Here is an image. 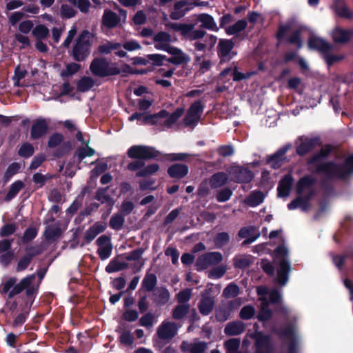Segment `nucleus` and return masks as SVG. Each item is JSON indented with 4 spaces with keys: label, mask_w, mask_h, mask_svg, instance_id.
<instances>
[{
    "label": "nucleus",
    "mask_w": 353,
    "mask_h": 353,
    "mask_svg": "<svg viewBox=\"0 0 353 353\" xmlns=\"http://www.w3.org/2000/svg\"><path fill=\"white\" fill-rule=\"evenodd\" d=\"M330 152V147H323L321 152L316 155L311 161V163L316 166L319 172L330 176H339L345 178L347 174L353 171V156L350 157L345 161L344 165L339 168L332 163H322L321 159L325 157Z\"/></svg>",
    "instance_id": "f257e3e1"
},
{
    "label": "nucleus",
    "mask_w": 353,
    "mask_h": 353,
    "mask_svg": "<svg viewBox=\"0 0 353 353\" xmlns=\"http://www.w3.org/2000/svg\"><path fill=\"white\" fill-rule=\"evenodd\" d=\"M288 256V251L283 246L279 247L274 250L273 262L277 267L276 279L281 285H284L288 280L290 263Z\"/></svg>",
    "instance_id": "f03ea898"
},
{
    "label": "nucleus",
    "mask_w": 353,
    "mask_h": 353,
    "mask_svg": "<svg viewBox=\"0 0 353 353\" xmlns=\"http://www.w3.org/2000/svg\"><path fill=\"white\" fill-rule=\"evenodd\" d=\"M257 294L260 296L261 301L260 311L258 314V319L259 321H267L272 316V312L268 308V301L267 296H269L270 301L272 303L279 302L281 299V294L277 290L268 291L265 287L257 288Z\"/></svg>",
    "instance_id": "7ed1b4c3"
},
{
    "label": "nucleus",
    "mask_w": 353,
    "mask_h": 353,
    "mask_svg": "<svg viewBox=\"0 0 353 353\" xmlns=\"http://www.w3.org/2000/svg\"><path fill=\"white\" fill-rule=\"evenodd\" d=\"M184 112L182 108H177L173 113L169 114L165 110H161L157 114L145 116L143 123L150 125H161L166 127L172 126Z\"/></svg>",
    "instance_id": "20e7f679"
},
{
    "label": "nucleus",
    "mask_w": 353,
    "mask_h": 353,
    "mask_svg": "<svg viewBox=\"0 0 353 353\" xmlns=\"http://www.w3.org/2000/svg\"><path fill=\"white\" fill-rule=\"evenodd\" d=\"M92 40V34L88 31L82 32L73 47L72 54L77 61L86 59L90 54V48Z\"/></svg>",
    "instance_id": "39448f33"
},
{
    "label": "nucleus",
    "mask_w": 353,
    "mask_h": 353,
    "mask_svg": "<svg viewBox=\"0 0 353 353\" xmlns=\"http://www.w3.org/2000/svg\"><path fill=\"white\" fill-rule=\"evenodd\" d=\"M305 28L299 24L296 20L292 19L288 21L285 25L281 26L278 32V37H282L288 32H292V35L289 39L291 43H294L301 48L302 45L301 40L299 39V34L304 31Z\"/></svg>",
    "instance_id": "423d86ee"
},
{
    "label": "nucleus",
    "mask_w": 353,
    "mask_h": 353,
    "mask_svg": "<svg viewBox=\"0 0 353 353\" xmlns=\"http://www.w3.org/2000/svg\"><path fill=\"white\" fill-rule=\"evenodd\" d=\"M90 68L93 74L99 77H105L119 72L117 68L110 65L105 59L101 58L94 59Z\"/></svg>",
    "instance_id": "0eeeda50"
},
{
    "label": "nucleus",
    "mask_w": 353,
    "mask_h": 353,
    "mask_svg": "<svg viewBox=\"0 0 353 353\" xmlns=\"http://www.w3.org/2000/svg\"><path fill=\"white\" fill-rule=\"evenodd\" d=\"M160 154L154 148L144 145H134L128 150V155L132 159H149L157 157Z\"/></svg>",
    "instance_id": "6e6552de"
},
{
    "label": "nucleus",
    "mask_w": 353,
    "mask_h": 353,
    "mask_svg": "<svg viewBox=\"0 0 353 353\" xmlns=\"http://www.w3.org/2000/svg\"><path fill=\"white\" fill-rule=\"evenodd\" d=\"M223 260L222 254L217 252H209L201 256L196 261L199 270L205 269L210 265L219 263Z\"/></svg>",
    "instance_id": "1a4fd4ad"
},
{
    "label": "nucleus",
    "mask_w": 353,
    "mask_h": 353,
    "mask_svg": "<svg viewBox=\"0 0 353 353\" xmlns=\"http://www.w3.org/2000/svg\"><path fill=\"white\" fill-rule=\"evenodd\" d=\"M203 111V106L199 101L194 103L188 109L184 118V123L186 125L194 127L196 125L201 118Z\"/></svg>",
    "instance_id": "9d476101"
},
{
    "label": "nucleus",
    "mask_w": 353,
    "mask_h": 353,
    "mask_svg": "<svg viewBox=\"0 0 353 353\" xmlns=\"http://www.w3.org/2000/svg\"><path fill=\"white\" fill-rule=\"evenodd\" d=\"M233 48L234 43L232 40L223 39L219 40L218 53L221 61H228L236 54V52L232 50Z\"/></svg>",
    "instance_id": "9b49d317"
},
{
    "label": "nucleus",
    "mask_w": 353,
    "mask_h": 353,
    "mask_svg": "<svg viewBox=\"0 0 353 353\" xmlns=\"http://www.w3.org/2000/svg\"><path fill=\"white\" fill-rule=\"evenodd\" d=\"M308 47L310 49L316 50L322 54L330 52L333 46L327 41L317 36H311L308 40Z\"/></svg>",
    "instance_id": "f8f14e48"
},
{
    "label": "nucleus",
    "mask_w": 353,
    "mask_h": 353,
    "mask_svg": "<svg viewBox=\"0 0 353 353\" xmlns=\"http://www.w3.org/2000/svg\"><path fill=\"white\" fill-rule=\"evenodd\" d=\"M178 326L175 323L165 321L159 326L157 334L161 339H170L176 334Z\"/></svg>",
    "instance_id": "ddd939ff"
},
{
    "label": "nucleus",
    "mask_w": 353,
    "mask_h": 353,
    "mask_svg": "<svg viewBox=\"0 0 353 353\" xmlns=\"http://www.w3.org/2000/svg\"><path fill=\"white\" fill-rule=\"evenodd\" d=\"M20 286L17 287L16 292H21L23 290H26L28 296L33 295L38 288V284L36 283V276L34 274L28 276L23 278L19 282Z\"/></svg>",
    "instance_id": "4468645a"
},
{
    "label": "nucleus",
    "mask_w": 353,
    "mask_h": 353,
    "mask_svg": "<svg viewBox=\"0 0 353 353\" xmlns=\"http://www.w3.org/2000/svg\"><path fill=\"white\" fill-rule=\"evenodd\" d=\"M331 37L336 43H345L353 38V29H344L335 27L331 32Z\"/></svg>",
    "instance_id": "2eb2a0df"
},
{
    "label": "nucleus",
    "mask_w": 353,
    "mask_h": 353,
    "mask_svg": "<svg viewBox=\"0 0 353 353\" xmlns=\"http://www.w3.org/2000/svg\"><path fill=\"white\" fill-rule=\"evenodd\" d=\"M126 14L124 11H120L119 16L115 12L105 10L103 15V24L108 28L117 26L121 20L124 21Z\"/></svg>",
    "instance_id": "dca6fc26"
},
{
    "label": "nucleus",
    "mask_w": 353,
    "mask_h": 353,
    "mask_svg": "<svg viewBox=\"0 0 353 353\" xmlns=\"http://www.w3.org/2000/svg\"><path fill=\"white\" fill-rule=\"evenodd\" d=\"M176 40V38H172L165 32H159L154 37V48L157 50L167 51L169 48L172 47L170 43Z\"/></svg>",
    "instance_id": "f3484780"
},
{
    "label": "nucleus",
    "mask_w": 353,
    "mask_h": 353,
    "mask_svg": "<svg viewBox=\"0 0 353 353\" xmlns=\"http://www.w3.org/2000/svg\"><path fill=\"white\" fill-rule=\"evenodd\" d=\"M234 180L239 183H249L254 178V174L246 168L234 167L230 170Z\"/></svg>",
    "instance_id": "a211bd4d"
},
{
    "label": "nucleus",
    "mask_w": 353,
    "mask_h": 353,
    "mask_svg": "<svg viewBox=\"0 0 353 353\" xmlns=\"http://www.w3.org/2000/svg\"><path fill=\"white\" fill-rule=\"evenodd\" d=\"M98 248V254L103 260L108 259L112 252V245L110 239L105 236H101L97 241Z\"/></svg>",
    "instance_id": "6ab92c4d"
},
{
    "label": "nucleus",
    "mask_w": 353,
    "mask_h": 353,
    "mask_svg": "<svg viewBox=\"0 0 353 353\" xmlns=\"http://www.w3.org/2000/svg\"><path fill=\"white\" fill-rule=\"evenodd\" d=\"M166 52L172 55V57L168 59V61L172 63L180 65L188 63L190 60V57L179 48L172 46Z\"/></svg>",
    "instance_id": "aec40b11"
},
{
    "label": "nucleus",
    "mask_w": 353,
    "mask_h": 353,
    "mask_svg": "<svg viewBox=\"0 0 353 353\" xmlns=\"http://www.w3.org/2000/svg\"><path fill=\"white\" fill-rule=\"evenodd\" d=\"M121 45L119 43L108 41L100 45L98 48V50L100 53L103 54H109L112 51H115V54L117 56L123 57L126 55V52L121 50Z\"/></svg>",
    "instance_id": "412c9836"
},
{
    "label": "nucleus",
    "mask_w": 353,
    "mask_h": 353,
    "mask_svg": "<svg viewBox=\"0 0 353 353\" xmlns=\"http://www.w3.org/2000/svg\"><path fill=\"white\" fill-rule=\"evenodd\" d=\"M17 279L15 277L9 278L6 281L0 288L1 294H8V298H12L14 296L19 294L20 292H16L15 290L17 287L20 286L19 283H17Z\"/></svg>",
    "instance_id": "4be33fe9"
},
{
    "label": "nucleus",
    "mask_w": 353,
    "mask_h": 353,
    "mask_svg": "<svg viewBox=\"0 0 353 353\" xmlns=\"http://www.w3.org/2000/svg\"><path fill=\"white\" fill-rule=\"evenodd\" d=\"M207 348V344L201 341L188 343L183 341L181 345V350L183 352L189 353H203Z\"/></svg>",
    "instance_id": "5701e85b"
},
{
    "label": "nucleus",
    "mask_w": 353,
    "mask_h": 353,
    "mask_svg": "<svg viewBox=\"0 0 353 353\" xmlns=\"http://www.w3.org/2000/svg\"><path fill=\"white\" fill-rule=\"evenodd\" d=\"M317 143V140L307 137H301L297 142L296 151L300 155H303L311 150Z\"/></svg>",
    "instance_id": "b1692460"
},
{
    "label": "nucleus",
    "mask_w": 353,
    "mask_h": 353,
    "mask_svg": "<svg viewBox=\"0 0 353 353\" xmlns=\"http://www.w3.org/2000/svg\"><path fill=\"white\" fill-rule=\"evenodd\" d=\"M214 301L213 297L203 293L201 299L199 304V312L203 315H208L211 312L214 307Z\"/></svg>",
    "instance_id": "393cba45"
},
{
    "label": "nucleus",
    "mask_w": 353,
    "mask_h": 353,
    "mask_svg": "<svg viewBox=\"0 0 353 353\" xmlns=\"http://www.w3.org/2000/svg\"><path fill=\"white\" fill-rule=\"evenodd\" d=\"M198 21L201 23V27L210 30L217 32L219 28L214 18L208 14H201L197 16Z\"/></svg>",
    "instance_id": "a878e982"
},
{
    "label": "nucleus",
    "mask_w": 353,
    "mask_h": 353,
    "mask_svg": "<svg viewBox=\"0 0 353 353\" xmlns=\"http://www.w3.org/2000/svg\"><path fill=\"white\" fill-rule=\"evenodd\" d=\"M48 125L45 120H38L32 125L31 129V137L37 139L47 132Z\"/></svg>",
    "instance_id": "bb28decb"
},
{
    "label": "nucleus",
    "mask_w": 353,
    "mask_h": 353,
    "mask_svg": "<svg viewBox=\"0 0 353 353\" xmlns=\"http://www.w3.org/2000/svg\"><path fill=\"white\" fill-rule=\"evenodd\" d=\"M188 172V168L183 164L176 163L170 166L168 170V174L172 178L181 179Z\"/></svg>",
    "instance_id": "cd10ccee"
},
{
    "label": "nucleus",
    "mask_w": 353,
    "mask_h": 353,
    "mask_svg": "<svg viewBox=\"0 0 353 353\" xmlns=\"http://www.w3.org/2000/svg\"><path fill=\"white\" fill-rule=\"evenodd\" d=\"M187 2L185 1L176 2L174 6V9L170 14L171 19L177 20L183 17L189 10V9L185 8Z\"/></svg>",
    "instance_id": "c85d7f7f"
},
{
    "label": "nucleus",
    "mask_w": 353,
    "mask_h": 353,
    "mask_svg": "<svg viewBox=\"0 0 353 353\" xmlns=\"http://www.w3.org/2000/svg\"><path fill=\"white\" fill-rule=\"evenodd\" d=\"M288 149V147L281 148L276 153L269 159L268 163L271 167L273 168H278L281 165L282 162L285 160L284 155Z\"/></svg>",
    "instance_id": "c756f323"
},
{
    "label": "nucleus",
    "mask_w": 353,
    "mask_h": 353,
    "mask_svg": "<svg viewBox=\"0 0 353 353\" xmlns=\"http://www.w3.org/2000/svg\"><path fill=\"white\" fill-rule=\"evenodd\" d=\"M292 180L290 176H285L280 182L278 187V195L279 197H286L289 195Z\"/></svg>",
    "instance_id": "7c9ffc66"
},
{
    "label": "nucleus",
    "mask_w": 353,
    "mask_h": 353,
    "mask_svg": "<svg viewBox=\"0 0 353 353\" xmlns=\"http://www.w3.org/2000/svg\"><path fill=\"white\" fill-rule=\"evenodd\" d=\"M245 325L241 321L228 323L225 327V333L228 335H238L244 331Z\"/></svg>",
    "instance_id": "2f4dec72"
},
{
    "label": "nucleus",
    "mask_w": 353,
    "mask_h": 353,
    "mask_svg": "<svg viewBox=\"0 0 353 353\" xmlns=\"http://www.w3.org/2000/svg\"><path fill=\"white\" fill-rule=\"evenodd\" d=\"M228 175L224 172H218L212 176L210 179V185L212 188L221 187L228 181Z\"/></svg>",
    "instance_id": "473e14b6"
},
{
    "label": "nucleus",
    "mask_w": 353,
    "mask_h": 353,
    "mask_svg": "<svg viewBox=\"0 0 353 353\" xmlns=\"http://www.w3.org/2000/svg\"><path fill=\"white\" fill-rule=\"evenodd\" d=\"M105 229V224L97 223L86 231L85 234V239L88 242H90L97 236V234L102 232Z\"/></svg>",
    "instance_id": "72a5a7b5"
},
{
    "label": "nucleus",
    "mask_w": 353,
    "mask_h": 353,
    "mask_svg": "<svg viewBox=\"0 0 353 353\" xmlns=\"http://www.w3.org/2000/svg\"><path fill=\"white\" fill-rule=\"evenodd\" d=\"M312 180L310 177H304L300 180L297 190L301 195H307L312 193L311 185Z\"/></svg>",
    "instance_id": "f704fd0d"
},
{
    "label": "nucleus",
    "mask_w": 353,
    "mask_h": 353,
    "mask_svg": "<svg viewBox=\"0 0 353 353\" xmlns=\"http://www.w3.org/2000/svg\"><path fill=\"white\" fill-rule=\"evenodd\" d=\"M165 27L175 32H180L183 36L187 34L193 28V25H185L179 23H167Z\"/></svg>",
    "instance_id": "c9c22d12"
},
{
    "label": "nucleus",
    "mask_w": 353,
    "mask_h": 353,
    "mask_svg": "<svg viewBox=\"0 0 353 353\" xmlns=\"http://www.w3.org/2000/svg\"><path fill=\"white\" fill-rule=\"evenodd\" d=\"M265 198V195L260 191L252 192L245 199V203L252 207L256 206L261 204Z\"/></svg>",
    "instance_id": "e433bc0d"
},
{
    "label": "nucleus",
    "mask_w": 353,
    "mask_h": 353,
    "mask_svg": "<svg viewBox=\"0 0 353 353\" xmlns=\"http://www.w3.org/2000/svg\"><path fill=\"white\" fill-rule=\"evenodd\" d=\"M259 353H265L270 350V339L267 336H259L256 341Z\"/></svg>",
    "instance_id": "4c0bfd02"
},
{
    "label": "nucleus",
    "mask_w": 353,
    "mask_h": 353,
    "mask_svg": "<svg viewBox=\"0 0 353 353\" xmlns=\"http://www.w3.org/2000/svg\"><path fill=\"white\" fill-rule=\"evenodd\" d=\"M247 21L245 20H239L232 26L225 28V32L228 35L236 34L245 28Z\"/></svg>",
    "instance_id": "58836bf2"
},
{
    "label": "nucleus",
    "mask_w": 353,
    "mask_h": 353,
    "mask_svg": "<svg viewBox=\"0 0 353 353\" xmlns=\"http://www.w3.org/2000/svg\"><path fill=\"white\" fill-rule=\"evenodd\" d=\"M94 149L88 146V143H85V146L79 147L74 155V158L77 157L79 162L87 157H91L94 154Z\"/></svg>",
    "instance_id": "ea45409f"
},
{
    "label": "nucleus",
    "mask_w": 353,
    "mask_h": 353,
    "mask_svg": "<svg viewBox=\"0 0 353 353\" xmlns=\"http://www.w3.org/2000/svg\"><path fill=\"white\" fill-rule=\"evenodd\" d=\"M24 187V183L21 181H16L10 187V189L5 197L7 201L12 199L18 192Z\"/></svg>",
    "instance_id": "a19ab883"
},
{
    "label": "nucleus",
    "mask_w": 353,
    "mask_h": 353,
    "mask_svg": "<svg viewBox=\"0 0 353 353\" xmlns=\"http://www.w3.org/2000/svg\"><path fill=\"white\" fill-rule=\"evenodd\" d=\"M159 170V165L157 163H152L147 166H143L142 170L138 171L136 175L139 177L147 176L152 175L157 172Z\"/></svg>",
    "instance_id": "79ce46f5"
},
{
    "label": "nucleus",
    "mask_w": 353,
    "mask_h": 353,
    "mask_svg": "<svg viewBox=\"0 0 353 353\" xmlns=\"http://www.w3.org/2000/svg\"><path fill=\"white\" fill-rule=\"evenodd\" d=\"M94 84V80L91 77H84L79 81L77 88L81 92H86L91 89Z\"/></svg>",
    "instance_id": "37998d69"
},
{
    "label": "nucleus",
    "mask_w": 353,
    "mask_h": 353,
    "mask_svg": "<svg viewBox=\"0 0 353 353\" xmlns=\"http://www.w3.org/2000/svg\"><path fill=\"white\" fill-rule=\"evenodd\" d=\"M36 40H42L46 39L49 34L48 29L43 25L37 26L32 32Z\"/></svg>",
    "instance_id": "c03bdc74"
},
{
    "label": "nucleus",
    "mask_w": 353,
    "mask_h": 353,
    "mask_svg": "<svg viewBox=\"0 0 353 353\" xmlns=\"http://www.w3.org/2000/svg\"><path fill=\"white\" fill-rule=\"evenodd\" d=\"M299 208L302 210H306L308 208L307 201L306 199L299 197L288 204V208L290 210H294Z\"/></svg>",
    "instance_id": "a18cd8bd"
},
{
    "label": "nucleus",
    "mask_w": 353,
    "mask_h": 353,
    "mask_svg": "<svg viewBox=\"0 0 353 353\" xmlns=\"http://www.w3.org/2000/svg\"><path fill=\"white\" fill-rule=\"evenodd\" d=\"M189 310V305H177L173 310L172 316L175 319H182L188 313Z\"/></svg>",
    "instance_id": "49530a36"
},
{
    "label": "nucleus",
    "mask_w": 353,
    "mask_h": 353,
    "mask_svg": "<svg viewBox=\"0 0 353 353\" xmlns=\"http://www.w3.org/2000/svg\"><path fill=\"white\" fill-rule=\"evenodd\" d=\"M80 68V65L76 63H70L66 65L65 68L61 72V75L63 77L72 76Z\"/></svg>",
    "instance_id": "de8ad7c7"
},
{
    "label": "nucleus",
    "mask_w": 353,
    "mask_h": 353,
    "mask_svg": "<svg viewBox=\"0 0 353 353\" xmlns=\"http://www.w3.org/2000/svg\"><path fill=\"white\" fill-rule=\"evenodd\" d=\"M21 168V165L18 163H13L10 164L7 168L4 174L5 181H8L12 176L16 174Z\"/></svg>",
    "instance_id": "09e8293b"
},
{
    "label": "nucleus",
    "mask_w": 353,
    "mask_h": 353,
    "mask_svg": "<svg viewBox=\"0 0 353 353\" xmlns=\"http://www.w3.org/2000/svg\"><path fill=\"white\" fill-rule=\"evenodd\" d=\"M156 283H157V278L154 274H151L147 275L144 278L142 285H143V287L146 290L151 291L153 290V288L156 285Z\"/></svg>",
    "instance_id": "8fccbe9b"
},
{
    "label": "nucleus",
    "mask_w": 353,
    "mask_h": 353,
    "mask_svg": "<svg viewBox=\"0 0 353 353\" xmlns=\"http://www.w3.org/2000/svg\"><path fill=\"white\" fill-rule=\"evenodd\" d=\"M227 268L224 265H219L208 272V277L210 279H219L226 272Z\"/></svg>",
    "instance_id": "3c124183"
},
{
    "label": "nucleus",
    "mask_w": 353,
    "mask_h": 353,
    "mask_svg": "<svg viewBox=\"0 0 353 353\" xmlns=\"http://www.w3.org/2000/svg\"><path fill=\"white\" fill-rule=\"evenodd\" d=\"M195 65L199 66L201 72L204 73L210 69L211 61L209 60H202L201 57L196 55L195 57Z\"/></svg>",
    "instance_id": "603ef678"
},
{
    "label": "nucleus",
    "mask_w": 353,
    "mask_h": 353,
    "mask_svg": "<svg viewBox=\"0 0 353 353\" xmlns=\"http://www.w3.org/2000/svg\"><path fill=\"white\" fill-rule=\"evenodd\" d=\"M61 15L63 17L71 18L73 17L76 14V10L74 9L72 6L63 4L61 7Z\"/></svg>",
    "instance_id": "864d4df0"
},
{
    "label": "nucleus",
    "mask_w": 353,
    "mask_h": 353,
    "mask_svg": "<svg viewBox=\"0 0 353 353\" xmlns=\"http://www.w3.org/2000/svg\"><path fill=\"white\" fill-rule=\"evenodd\" d=\"M155 317L151 313H147L140 319V324L145 327H151L154 322Z\"/></svg>",
    "instance_id": "5fc2aeb1"
},
{
    "label": "nucleus",
    "mask_w": 353,
    "mask_h": 353,
    "mask_svg": "<svg viewBox=\"0 0 353 353\" xmlns=\"http://www.w3.org/2000/svg\"><path fill=\"white\" fill-rule=\"evenodd\" d=\"M124 219L121 214H115L111 218L110 225L113 229L119 230L121 228Z\"/></svg>",
    "instance_id": "6e6d98bb"
},
{
    "label": "nucleus",
    "mask_w": 353,
    "mask_h": 353,
    "mask_svg": "<svg viewBox=\"0 0 353 353\" xmlns=\"http://www.w3.org/2000/svg\"><path fill=\"white\" fill-rule=\"evenodd\" d=\"M255 313V309L252 305L243 307L240 312V317L243 319H251Z\"/></svg>",
    "instance_id": "4d7b16f0"
},
{
    "label": "nucleus",
    "mask_w": 353,
    "mask_h": 353,
    "mask_svg": "<svg viewBox=\"0 0 353 353\" xmlns=\"http://www.w3.org/2000/svg\"><path fill=\"white\" fill-rule=\"evenodd\" d=\"M205 31L200 29L194 30L193 28L191 30H190V32H188L187 34L184 35V37H185L189 40L192 41L203 38L205 36Z\"/></svg>",
    "instance_id": "13d9d810"
},
{
    "label": "nucleus",
    "mask_w": 353,
    "mask_h": 353,
    "mask_svg": "<svg viewBox=\"0 0 353 353\" xmlns=\"http://www.w3.org/2000/svg\"><path fill=\"white\" fill-rule=\"evenodd\" d=\"M34 148L30 143H24L19 150L18 154L23 157H29L32 155Z\"/></svg>",
    "instance_id": "bf43d9fd"
},
{
    "label": "nucleus",
    "mask_w": 353,
    "mask_h": 353,
    "mask_svg": "<svg viewBox=\"0 0 353 353\" xmlns=\"http://www.w3.org/2000/svg\"><path fill=\"white\" fill-rule=\"evenodd\" d=\"M125 265L119 261H112L106 267L105 270L108 272L120 271L125 268Z\"/></svg>",
    "instance_id": "052dcab7"
},
{
    "label": "nucleus",
    "mask_w": 353,
    "mask_h": 353,
    "mask_svg": "<svg viewBox=\"0 0 353 353\" xmlns=\"http://www.w3.org/2000/svg\"><path fill=\"white\" fill-rule=\"evenodd\" d=\"M223 294L227 298L234 297L239 294V288L234 284H230L223 290Z\"/></svg>",
    "instance_id": "680f3d73"
},
{
    "label": "nucleus",
    "mask_w": 353,
    "mask_h": 353,
    "mask_svg": "<svg viewBox=\"0 0 353 353\" xmlns=\"http://www.w3.org/2000/svg\"><path fill=\"white\" fill-rule=\"evenodd\" d=\"M191 296L192 290L190 289H185L178 293L176 297L179 303H185L190 299Z\"/></svg>",
    "instance_id": "e2e57ef3"
},
{
    "label": "nucleus",
    "mask_w": 353,
    "mask_h": 353,
    "mask_svg": "<svg viewBox=\"0 0 353 353\" xmlns=\"http://www.w3.org/2000/svg\"><path fill=\"white\" fill-rule=\"evenodd\" d=\"M61 230L59 227L49 226L45 231L46 237L48 239H53L59 236Z\"/></svg>",
    "instance_id": "0e129e2a"
},
{
    "label": "nucleus",
    "mask_w": 353,
    "mask_h": 353,
    "mask_svg": "<svg viewBox=\"0 0 353 353\" xmlns=\"http://www.w3.org/2000/svg\"><path fill=\"white\" fill-rule=\"evenodd\" d=\"M33 22L30 20H26L21 22L19 25V31L22 34H28L33 28Z\"/></svg>",
    "instance_id": "69168bd1"
},
{
    "label": "nucleus",
    "mask_w": 353,
    "mask_h": 353,
    "mask_svg": "<svg viewBox=\"0 0 353 353\" xmlns=\"http://www.w3.org/2000/svg\"><path fill=\"white\" fill-rule=\"evenodd\" d=\"M228 241L229 235L225 232L219 234L214 239V243L217 248L223 246L228 242Z\"/></svg>",
    "instance_id": "338daca9"
},
{
    "label": "nucleus",
    "mask_w": 353,
    "mask_h": 353,
    "mask_svg": "<svg viewBox=\"0 0 353 353\" xmlns=\"http://www.w3.org/2000/svg\"><path fill=\"white\" fill-rule=\"evenodd\" d=\"M31 261V256L28 255V256H25L23 257H22L18 264H17V272H21V271H23L24 270H26L28 266L29 265Z\"/></svg>",
    "instance_id": "774afa93"
}]
</instances>
